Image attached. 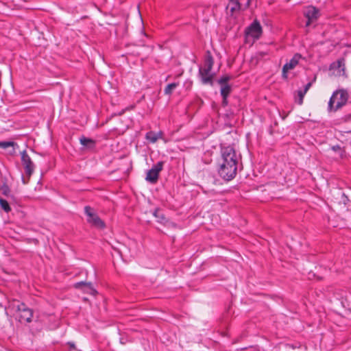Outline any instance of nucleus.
Returning a JSON list of instances; mask_svg holds the SVG:
<instances>
[{
	"mask_svg": "<svg viewBox=\"0 0 351 351\" xmlns=\"http://www.w3.org/2000/svg\"><path fill=\"white\" fill-rule=\"evenodd\" d=\"M221 162L218 169L219 176L226 181H230L237 173L238 162L240 156H237L235 149L231 146L221 147Z\"/></svg>",
	"mask_w": 351,
	"mask_h": 351,
	"instance_id": "f257e3e1",
	"label": "nucleus"
},
{
	"mask_svg": "<svg viewBox=\"0 0 351 351\" xmlns=\"http://www.w3.org/2000/svg\"><path fill=\"white\" fill-rule=\"evenodd\" d=\"M11 306L18 313L17 319L21 324L27 325L32 323L31 326H29V328L33 335H36L41 331L43 329L41 322L38 320L32 321L34 311L32 308L27 307L25 303L16 300H13Z\"/></svg>",
	"mask_w": 351,
	"mask_h": 351,
	"instance_id": "f03ea898",
	"label": "nucleus"
},
{
	"mask_svg": "<svg viewBox=\"0 0 351 351\" xmlns=\"http://www.w3.org/2000/svg\"><path fill=\"white\" fill-rule=\"evenodd\" d=\"M348 97V93L345 89L335 90L329 99L328 110L329 112H336L346 104Z\"/></svg>",
	"mask_w": 351,
	"mask_h": 351,
	"instance_id": "7ed1b4c3",
	"label": "nucleus"
},
{
	"mask_svg": "<svg viewBox=\"0 0 351 351\" xmlns=\"http://www.w3.org/2000/svg\"><path fill=\"white\" fill-rule=\"evenodd\" d=\"M263 34V28L259 21L255 19L245 29V42L246 43L253 44L256 40H258Z\"/></svg>",
	"mask_w": 351,
	"mask_h": 351,
	"instance_id": "20e7f679",
	"label": "nucleus"
},
{
	"mask_svg": "<svg viewBox=\"0 0 351 351\" xmlns=\"http://www.w3.org/2000/svg\"><path fill=\"white\" fill-rule=\"evenodd\" d=\"M84 213L87 216V222L92 226L100 230L106 228L105 222L95 212L94 208L90 206H86L84 207Z\"/></svg>",
	"mask_w": 351,
	"mask_h": 351,
	"instance_id": "39448f33",
	"label": "nucleus"
},
{
	"mask_svg": "<svg viewBox=\"0 0 351 351\" xmlns=\"http://www.w3.org/2000/svg\"><path fill=\"white\" fill-rule=\"evenodd\" d=\"M164 165L163 161H159L149 169L145 178V180L151 184H155L158 182L159 173L162 170Z\"/></svg>",
	"mask_w": 351,
	"mask_h": 351,
	"instance_id": "423d86ee",
	"label": "nucleus"
},
{
	"mask_svg": "<svg viewBox=\"0 0 351 351\" xmlns=\"http://www.w3.org/2000/svg\"><path fill=\"white\" fill-rule=\"evenodd\" d=\"M232 78V75L225 74L217 80L218 84L221 85L220 93L222 98L225 99L226 97H228L231 93L232 87L228 82Z\"/></svg>",
	"mask_w": 351,
	"mask_h": 351,
	"instance_id": "0eeeda50",
	"label": "nucleus"
},
{
	"mask_svg": "<svg viewBox=\"0 0 351 351\" xmlns=\"http://www.w3.org/2000/svg\"><path fill=\"white\" fill-rule=\"evenodd\" d=\"M21 162L23 165L25 174L28 177V179H29L34 173L35 165L25 150L21 152Z\"/></svg>",
	"mask_w": 351,
	"mask_h": 351,
	"instance_id": "6e6552de",
	"label": "nucleus"
},
{
	"mask_svg": "<svg viewBox=\"0 0 351 351\" xmlns=\"http://www.w3.org/2000/svg\"><path fill=\"white\" fill-rule=\"evenodd\" d=\"M199 73L202 80V82L204 84H213V78L215 75V73L212 71L213 67H199Z\"/></svg>",
	"mask_w": 351,
	"mask_h": 351,
	"instance_id": "1a4fd4ad",
	"label": "nucleus"
},
{
	"mask_svg": "<svg viewBox=\"0 0 351 351\" xmlns=\"http://www.w3.org/2000/svg\"><path fill=\"white\" fill-rule=\"evenodd\" d=\"M304 16L307 19L306 26H309L311 23L318 19L319 16V10L314 6H309L304 11Z\"/></svg>",
	"mask_w": 351,
	"mask_h": 351,
	"instance_id": "9d476101",
	"label": "nucleus"
},
{
	"mask_svg": "<svg viewBox=\"0 0 351 351\" xmlns=\"http://www.w3.org/2000/svg\"><path fill=\"white\" fill-rule=\"evenodd\" d=\"M73 287L77 289H81L84 293L93 295H95L97 293V291L94 289L91 282L84 281L77 282L73 285Z\"/></svg>",
	"mask_w": 351,
	"mask_h": 351,
	"instance_id": "9b49d317",
	"label": "nucleus"
},
{
	"mask_svg": "<svg viewBox=\"0 0 351 351\" xmlns=\"http://www.w3.org/2000/svg\"><path fill=\"white\" fill-rule=\"evenodd\" d=\"M226 9L230 10L231 15H233L235 12L240 10L241 3L239 0H229Z\"/></svg>",
	"mask_w": 351,
	"mask_h": 351,
	"instance_id": "f8f14e48",
	"label": "nucleus"
},
{
	"mask_svg": "<svg viewBox=\"0 0 351 351\" xmlns=\"http://www.w3.org/2000/svg\"><path fill=\"white\" fill-rule=\"evenodd\" d=\"M80 142L81 145L90 149H93L96 147V141L92 138H86L84 136H82L80 138Z\"/></svg>",
	"mask_w": 351,
	"mask_h": 351,
	"instance_id": "ddd939ff",
	"label": "nucleus"
},
{
	"mask_svg": "<svg viewBox=\"0 0 351 351\" xmlns=\"http://www.w3.org/2000/svg\"><path fill=\"white\" fill-rule=\"evenodd\" d=\"M153 215L157 219L158 223L166 224L168 222V219L166 218L162 210L159 208H156L154 210Z\"/></svg>",
	"mask_w": 351,
	"mask_h": 351,
	"instance_id": "4468645a",
	"label": "nucleus"
},
{
	"mask_svg": "<svg viewBox=\"0 0 351 351\" xmlns=\"http://www.w3.org/2000/svg\"><path fill=\"white\" fill-rule=\"evenodd\" d=\"M158 134L162 135L163 134L162 132L156 133L153 131H149L147 132L145 137L149 141H150L152 143H154L159 139Z\"/></svg>",
	"mask_w": 351,
	"mask_h": 351,
	"instance_id": "2eb2a0df",
	"label": "nucleus"
},
{
	"mask_svg": "<svg viewBox=\"0 0 351 351\" xmlns=\"http://www.w3.org/2000/svg\"><path fill=\"white\" fill-rule=\"evenodd\" d=\"M304 59L300 53H295L289 62H286L283 66H296L300 63V60Z\"/></svg>",
	"mask_w": 351,
	"mask_h": 351,
	"instance_id": "dca6fc26",
	"label": "nucleus"
},
{
	"mask_svg": "<svg viewBox=\"0 0 351 351\" xmlns=\"http://www.w3.org/2000/svg\"><path fill=\"white\" fill-rule=\"evenodd\" d=\"M0 192L3 195L8 197L10 196L11 190L9 186L5 182H4L0 185Z\"/></svg>",
	"mask_w": 351,
	"mask_h": 351,
	"instance_id": "f3484780",
	"label": "nucleus"
},
{
	"mask_svg": "<svg viewBox=\"0 0 351 351\" xmlns=\"http://www.w3.org/2000/svg\"><path fill=\"white\" fill-rule=\"evenodd\" d=\"M214 64L213 58L210 51H207L204 55V65L213 66Z\"/></svg>",
	"mask_w": 351,
	"mask_h": 351,
	"instance_id": "a211bd4d",
	"label": "nucleus"
},
{
	"mask_svg": "<svg viewBox=\"0 0 351 351\" xmlns=\"http://www.w3.org/2000/svg\"><path fill=\"white\" fill-rule=\"evenodd\" d=\"M178 86V83L173 82L169 84L165 88L164 92L165 95H171L173 90Z\"/></svg>",
	"mask_w": 351,
	"mask_h": 351,
	"instance_id": "6ab92c4d",
	"label": "nucleus"
},
{
	"mask_svg": "<svg viewBox=\"0 0 351 351\" xmlns=\"http://www.w3.org/2000/svg\"><path fill=\"white\" fill-rule=\"evenodd\" d=\"M306 93L302 90H297V97H295V102L298 104L302 105L303 104L304 97Z\"/></svg>",
	"mask_w": 351,
	"mask_h": 351,
	"instance_id": "aec40b11",
	"label": "nucleus"
},
{
	"mask_svg": "<svg viewBox=\"0 0 351 351\" xmlns=\"http://www.w3.org/2000/svg\"><path fill=\"white\" fill-rule=\"evenodd\" d=\"M0 206L1 209L7 213L10 212L12 210L8 201L1 197H0Z\"/></svg>",
	"mask_w": 351,
	"mask_h": 351,
	"instance_id": "412c9836",
	"label": "nucleus"
},
{
	"mask_svg": "<svg viewBox=\"0 0 351 351\" xmlns=\"http://www.w3.org/2000/svg\"><path fill=\"white\" fill-rule=\"evenodd\" d=\"M295 67H282V77L284 80H287L288 77V73L290 70L294 69Z\"/></svg>",
	"mask_w": 351,
	"mask_h": 351,
	"instance_id": "4be33fe9",
	"label": "nucleus"
},
{
	"mask_svg": "<svg viewBox=\"0 0 351 351\" xmlns=\"http://www.w3.org/2000/svg\"><path fill=\"white\" fill-rule=\"evenodd\" d=\"M15 143L12 141H1L0 142V147L3 149H6L9 147H13Z\"/></svg>",
	"mask_w": 351,
	"mask_h": 351,
	"instance_id": "5701e85b",
	"label": "nucleus"
},
{
	"mask_svg": "<svg viewBox=\"0 0 351 351\" xmlns=\"http://www.w3.org/2000/svg\"><path fill=\"white\" fill-rule=\"evenodd\" d=\"M265 56H268V54L267 53H263V52H261V53H259L257 56H256V59H257V61H256V64H261V60L265 57Z\"/></svg>",
	"mask_w": 351,
	"mask_h": 351,
	"instance_id": "b1692460",
	"label": "nucleus"
},
{
	"mask_svg": "<svg viewBox=\"0 0 351 351\" xmlns=\"http://www.w3.org/2000/svg\"><path fill=\"white\" fill-rule=\"evenodd\" d=\"M315 80H316V76H315V77H313V80L311 82H308V83L305 85V86H304V89H303L302 90H304V91H305L306 93H307V91H308V90H309V88L311 87V86H312V84H313V82H315Z\"/></svg>",
	"mask_w": 351,
	"mask_h": 351,
	"instance_id": "393cba45",
	"label": "nucleus"
},
{
	"mask_svg": "<svg viewBox=\"0 0 351 351\" xmlns=\"http://www.w3.org/2000/svg\"><path fill=\"white\" fill-rule=\"evenodd\" d=\"M135 108V105H130L126 107L125 109H123L121 112L118 113V115L121 116L124 114L125 111L133 110Z\"/></svg>",
	"mask_w": 351,
	"mask_h": 351,
	"instance_id": "a878e982",
	"label": "nucleus"
},
{
	"mask_svg": "<svg viewBox=\"0 0 351 351\" xmlns=\"http://www.w3.org/2000/svg\"><path fill=\"white\" fill-rule=\"evenodd\" d=\"M336 63H337V66H344V64H345L344 59L343 58L339 59L337 61Z\"/></svg>",
	"mask_w": 351,
	"mask_h": 351,
	"instance_id": "bb28decb",
	"label": "nucleus"
},
{
	"mask_svg": "<svg viewBox=\"0 0 351 351\" xmlns=\"http://www.w3.org/2000/svg\"><path fill=\"white\" fill-rule=\"evenodd\" d=\"M228 97H226L225 99L224 98H222V105L223 106H226L228 105Z\"/></svg>",
	"mask_w": 351,
	"mask_h": 351,
	"instance_id": "cd10ccee",
	"label": "nucleus"
},
{
	"mask_svg": "<svg viewBox=\"0 0 351 351\" xmlns=\"http://www.w3.org/2000/svg\"><path fill=\"white\" fill-rule=\"evenodd\" d=\"M332 149L334 151H338L341 149V147L338 145L332 147Z\"/></svg>",
	"mask_w": 351,
	"mask_h": 351,
	"instance_id": "c85d7f7f",
	"label": "nucleus"
},
{
	"mask_svg": "<svg viewBox=\"0 0 351 351\" xmlns=\"http://www.w3.org/2000/svg\"><path fill=\"white\" fill-rule=\"evenodd\" d=\"M341 67H333V66H331V67H329V71H331L332 70H335V69H337L339 72H340V69Z\"/></svg>",
	"mask_w": 351,
	"mask_h": 351,
	"instance_id": "c756f323",
	"label": "nucleus"
},
{
	"mask_svg": "<svg viewBox=\"0 0 351 351\" xmlns=\"http://www.w3.org/2000/svg\"><path fill=\"white\" fill-rule=\"evenodd\" d=\"M22 180H23V184H25L27 183V181H25V178L23 176L22 177Z\"/></svg>",
	"mask_w": 351,
	"mask_h": 351,
	"instance_id": "7c9ffc66",
	"label": "nucleus"
},
{
	"mask_svg": "<svg viewBox=\"0 0 351 351\" xmlns=\"http://www.w3.org/2000/svg\"><path fill=\"white\" fill-rule=\"evenodd\" d=\"M69 344L70 345L71 347H73V348L75 347V345L73 343H69Z\"/></svg>",
	"mask_w": 351,
	"mask_h": 351,
	"instance_id": "2f4dec72",
	"label": "nucleus"
},
{
	"mask_svg": "<svg viewBox=\"0 0 351 351\" xmlns=\"http://www.w3.org/2000/svg\"><path fill=\"white\" fill-rule=\"evenodd\" d=\"M335 64H336L335 62H333V63L330 64V66H335Z\"/></svg>",
	"mask_w": 351,
	"mask_h": 351,
	"instance_id": "473e14b6",
	"label": "nucleus"
},
{
	"mask_svg": "<svg viewBox=\"0 0 351 351\" xmlns=\"http://www.w3.org/2000/svg\"><path fill=\"white\" fill-rule=\"evenodd\" d=\"M159 138H161L162 135L158 134Z\"/></svg>",
	"mask_w": 351,
	"mask_h": 351,
	"instance_id": "72a5a7b5",
	"label": "nucleus"
},
{
	"mask_svg": "<svg viewBox=\"0 0 351 351\" xmlns=\"http://www.w3.org/2000/svg\"><path fill=\"white\" fill-rule=\"evenodd\" d=\"M250 0H247V5H249V4H250Z\"/></svg>",
	"mask_w": 351,
	"mask_h": 351,
	"instance_id": "f704fd0d",
	"label": "nucleus"
},
{
	"mask_svg": "<svg viewBox=\"0 0 351 351\" xmlns=\"http://www.w3.org/2000/svg\"><path fill=\"white\" fill-rule=\"evenodd\" d=\"M344 69H345V67H342V69H341V70H342L343 71H344Z\"/></svg>",
	"mask_w": 351,
	"mask_h": 351,
	"instance_id": "c9c22d12",
	"label": "nucleus"
},
{
	"mask_svg": "<svg viewBox=\"0 0 351 351\" xmlns=\"http://www.w3.org/2000/svg\"><path fill=\"white\" fill-rule=\"evenodd\" d=\"M350 132L351 133V130L350 131Z\"/></svg>",
	"mask_w": 351,
	"mask_h": 351,
	"instance_id": "e433bc0d",
	"label": "nucleus"
}]
</instances>
